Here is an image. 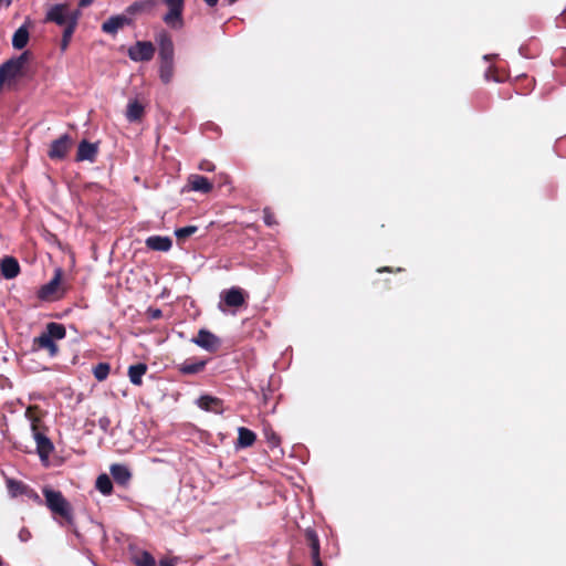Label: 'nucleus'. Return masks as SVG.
Wrapping results in <instances>:
<instances>
[{"label": "nucleus", "mask_w": 566, "mask_h": 566, "mask_svg": "<svg viewBox=\"0 0 566 566\" xmlns=\"http://www.w3.org/2000/svg\"><path fill=\"white\" fill-rule=\"evenodd\" d=\"M109 420L106 418L99 419V424L102 428H105L108 424Z\"/></svg>", "instance_id": "nucleus-43"}, {"label": "nucleus", "mask_w": 566, "mask_h": 566, "mask_svg": "<svg viewBox=\"0 0 566 566\" xmlns=\"http://www.w3.org/2000/svg\"><path fill=\"white\" fill-rule=\"evenodd\" d=\"M222 300L227 306L239 307L244 304L245 298L240 287H231L222 293Z\"/></svg>", "instance_id": "nucleus-18"}, {"label": "nucleus", "mask_w": 566, "mask_h": 566, "mask_svg": "<svg viewBox=\"0 0 566 566\" xmlns=\"http://www.w3.org/2000/svg\"><path fill=\"white\" fill-rule=\"evenodd\" d=\"M133 23V19L126 14H118L108 18L102 24V31L107 34H116L119 29Z\"/></svg>", "instance_id": "nucleus-13"}, {"label": "nucleus", "mask_w": 566, "mask_h": 566, "mask_svg": "<svg viewBox=\"0 0 566 566\" xmlns=\"http://www.w3.org/2000/svg\"><path fill=\"white\" fill-rule=\"evenodd\" d=\"M197 231H198L197 226H187V227L176 229L175 235L178 241H185L186 239H188L189 237L195 234Z\"/></svg>", "instance_id": "nucleus-33"}, {"label": "nucleus", "mask_w": 566, "mask_h": 566, "mask_svg": "<svg viewBox=\"0 0 566 566\" xmlns=\"http://www.w3.org/2000/svg\"><path fill=\"white\" fill-rule=\"evenodd\" d=\"M203 2L209 7L213 8L218 4L219 0H203Z\"/></svg>", "instance_id": "nucleus-42"}, {"label": "nucleus", "mask_w": 566, "mask_h": 566, "mask_svg": "<svg viewBox=\"0 0 566 566\" xmlns=\"http://www.w3.org/2000/svg\"><path fill=\"white\" fill-rule=\"evenodd\" d=\"M255 441H256V434L252 430H250L245 427H240L238 429V439L235 442V449H245V448L252 447Z\"/></svg>", "instance_id": "nucleus-21"}, {"label": "nucleus", "mask_w": 566, "mask_h": 566, "mask_svg": "<svg viewBox=\"0 0 566 566\" xmlns=\"http://www.w3.org/2000/svg\"><path fill=\"white\" fill-rule=\"evenodd\" d=\"M30 34L25 25H21L12 36V45L17 50H22L29 41Z\"/></svg>", "instance_id": "nucleus-26"}, {"label": "nucleus", "mask_w": 566, "mask_h": 566, "mask_svg": "<svg viewBox=\"0 0 566 566\" xmlns=\"http://www.w3.org/2000/svg\"><path fill=\"white\" fill-rule=\"evenodd\" d=\"M19 538L21 542H28L31 538V532L27 527H22L19 532Z\"/></svg>", "instance_id": "nucleus-37"}, {"label": "nucleus", "mask_w": 566, "mask_h": 566, "mask_svg": "<svg viewBox=\"0 0 566 566\" xmlns=\"http://www.w3.org/2000/svg\"><path fill=\"white\" fill-rule=\"evenodd\" d=\"M304 538L306 545L310 547L311 557H316V555H321V544L316 531L314 528L307 527L304 531Z\"/></svg>", "instance_id": "nucleus-22"}, {"label": "nucleus", "mask_w": 566, "mask_h": 566, "mask_svg": "<svg viewBox=\"0 0 566 566\" xmlns=\"http://www.w3.org/2000/svg\"><path fill=\"white\" fill-rule=\"evenodd\" d=\"M65 336V326L51 322L46 324L45 331L33 339V345L39 349H45L51 357H55L59 353V346L55 340L63 339Z\"/></svg>", "instance_id": "nucleus-1"}, {"label": "nucleus", "mask_w": 566, "mask_h": 566, "mask_svg": "<svg viewBox=\"0 0 566 566\" xmlns=\"http://www.w3.org/2000/svg\"><path fill=\"white\" fill-rule=\"evenodd\" d=\"M45 504L54 516L63 518L67 524L73 523V509L61 491L43 489Z\"/></svg>", "instance_id": "nucleus-2"}, {"label": "nucleus", "mask_w": 566, "mask_h": 566, "mask_svg": "<svg viewBox=\"0 0 566 566\" xmlns=\"http://www.w3.org/2000/svg\"><path fill=\"white\" fill-rule=\"evenodd\" d=\"M8 489H9L10 494L14 497L19 496V495H23L38 504H42V500H41L40 495L36 493V491L21 481L9 480Z\"/></svg>", "instance_id": "nucleus-10"}, {"label": "nucleus", "mask_w": 566, "mask_h": 566, "mask_svg": "<svg viewBox=\"0 0 566 566\" xmlns=\"http://www.w3.org/2000/svg\"><path fill=\"white\" fill-rule=\"evenodd\" d=\"M145 244L150 250L167 252L171 249L172 241L168 237L151 235L146 239Z\"/></svg>", "instance_id": "nucleus-19"}, {"label": "nucleus", "mask_w": 566, "mask_h": 566, "mask_svg": "<svg viewBox=\"0 0 566 566\" xmlns=\"http://www.w3.org/2000/svg\"><path fill=\"white\" fill-rule=\"evenodd\" d=\"M144 114L145 108L138 101H132L128 103L126 111V117L128 122H139L144 117Z\"/></svg>", "instance_id": "nucleus-25"}, {"label": "nucleus", "mask_w": 566, "mask_h": 566, "mask_svg": "<svg viewBox=\"0 0 566 566\" xmlns=\"http://www.w3.org/2000/svg\"><path fill=\"white\" fill-rule=\"evenodd\" d=\"M191 342L211 354L217 353L222 345L221 338L206 328L199 329L198 334L191 338Z\"/></svg>", "instance_id": "nucleus-7"}, {"label": "nucleus", "mask_w": 566, "mask_h": 566, "mask_svg": "<svg viewBox=\"0 0 566 566\" xmlns=\"http://www.w3.org/2000/svg\"><path fill=\"white\" fill-rule=\"evenodd\" d=\"M168 11L164 14L163 21L167 27L174 30L184 28L185 0H163Z\"/></svg>", "instance_id": "nucleus-3"}, {"label": "nucleus", "mask_w": 566, "mask_h": 566, "mask_svg": "<svg viewBox=\"0 0 566 566\" xmlns=\"http://www.w3.org/2000/svg\"><path fill=\"white\" fill-rule=\"evenodd\" d=\"M98 154V145L94 143H90L87 140H82L77 146V151L75 156L76 161H91L94 163L96 160Z\"/></svg>", "instance_id": "nucleus-15"}, {"label": "nucleus", "mask_w": 566, "mask_h": 566, "mask_svg": "<svg viewBox=\"0 0 566 566\" xmlns=\"http://www.w3.org/2000/svg\"><path fill=\"white\" fill-rule=\"evenodd\" d=\"M43 415L44 412L36 405H32L27 408L25 417L31 422L32 436L36 432H46L48 428L42 421Z\"/></svg>", "instance_id": "nucleus-12"}, {"label": "nucleus", "mask_w": 566, "mask_h": 566, "mask_svg": "<svg viewBox=\"0 0 566 566\" xmlns=\"http://www.w3.org/2000/svg\"><path fill=\"white\" fill-rule=\"evenodd\" d=\"M73 19L77 23L78 13L76 11H71L67 4H54L46 12L44 22H53L66 28Z\"/></svg>", "instance_id": "nucleus-5"}, {"label": "nucleus", "mask_w": 566, "mask_h": 566, "mask_svg": "<svg viewBox=\"0 0 566 566\" xmlns=\"http://www.w3.org/2000/svg\"><path fill=\"white\" fill-rule=\"evenodd\" d=\"M176 558H163L159 562V566H175Z\"/></svg>", "instance_id": "nucleus-39"}, {"label": "nucleus", "mask_w": 566, "mask_h": 566, "mask_svg": "<svg viewBox=\"0 0 566 566\" xmlns=\"http://www.w3.org/2000/svg\"><path fill=\"white\" fill-rule=\"evenodd\" d=\"M136 566H156V560L153 557V555L148 552H143L137 558H136Z\"/></svg>", "instance_id": "nucleus-34"}, {"label": "nucleus", "mask_w": 566, "mask_h": 566, "mask_svg": "<svg viewBox=\"0 0 566 566\" xmlns=\"http://www.w3.org/2000/svg\"><path fill=\"white\" fill-rule=\"evenodd\" d=\"M1 274L6 279H14L20 273V265L13 256H6L0 262Z\"/></svg>", "instance_id": "nucleus-20"}, {"label": "nucleus", "mask_w": 566, "mask_h": 566, "mask_svg": "<svg viewBox=\"0 0 566 566\" xmlns=\"http://www.w3.org/2000/svg\"><path fill=\"white\" fill-rule=\"evenodd\" d=\"M95 486L104 495H109L113 491V483L107 474H101L96 479Z\"/></svg>", "instance_id": "nucleus-29"}, {"label": "nucleus", "mask_w": 566, "mask_h": 566, "mask_svg": "<svg viewBox=\"0 0 566 566\" xmlns=\"http://www.w3.org/2000/svg\"><path fill=\"white\" fill-rule=\"evenodd\" d=\"M148 367L144 363H138L129 366L128 377L133 385L140 386L143 384V376L147 373Z\"/></svg>", "instance_id": "nucleus-24"}, {"label": "nucleus", "mask_w": 566, "mask_h": 566, "mask_svg": "<svg viewBox=\"0 0 566 566\" xmlns=\"http://www.w3.org/2000/svg\"><path fill=\"white\" fill-rule=\"evenodd\" d=\"M111 474L115 482L120 485H126L132 478L128 468L124 464H113L111 467Z\"/></svg>", "instance_id": "nucleus-23"}, {"label": "nucleus", "mask_w": 566, "mask_h": 566, "mask_svg": "<svg viewBox=\"0 0 566 566\" xmlns=\"http://www.w3.org/2000/svg\"><path fill=\"white\" fill-rule=\"evenodd\" d=\"M214 165L209 160H202L199 165V169L203 171H213Z\"/></svg>", "instance_id": "nucleus-38"}, {"label": "nucleus", "mask_w": 566, "mask_h": 566, "mask_svg": "<svg viewBox=\"0 0 566 566\" xmlns=\"http://www.w3.org/2000/svg\"><path fill=\"white\" fill-rule=\"evenodd\" d=\"M157 6V0H138L126 8L128 15H139L150 13Z\"/></svg>", "instance_id": "nucleus-17"}, {"label": "nucleus", "mask_w": 566, "mask_h": 566, "mask_svg": "<svg viewBox=\"0 0 566 566\" xmlns=\"http://www.w3.org/2000/svg\"><path fill=\"white\" fill-rule=\"evenodd\" d=\"M378 272H394V270L391 268H381L378 269Z\"/></svg>", "instance_id": "nucleus-44"}, {"label": "nucleus", "mask_w": 566, "mask_h": 566, "mask_svg": "<svg viewBox=\"0 0 566 566\" xmlns=\"http://www.w3.org/2000/svg\"><path fill=\"white\" fill-rule=\"evenodd\" d=\"M188 186L190 190L201 193H209L213 188L212 182L207 177L197 174L189 176Z\"/></svg>", "instance_id": "nucleus-16"}, {"label": "nucleus", "mask_w": 566, "mask_h": 566, "mask_svg": "<svg viewBox=\"0 0 566 566\" xmlns=\"http://www.w3.org/2000/svg\"><path fill=\"white\" fill-rule=\"evenodd\" d=\"M111 371V365L108 363H98L93 368V375L98 381L105 380Z\"/></svg>", "instance_id": "nucleus-31"}, {"label": "nucleus", "mask_w": 566, "mask_h": 566, "mask_svg": "<svg viewBox=\"0 0 566 566\" xmlns=\"http://www.w3.org/2000/svg\"><path fill=\"white\" fill-rule=\"evenodd\" d=\"M208 361L209 358L191 357L176 365V369L182 376H193L202 373Z\"/></svg>", "instance_id": "nucleus-9"}, {"label": "nucleus", "mask_w": 566, "mask_h": 566, "mask_svg": "<svg viewBox=\"0 0 566 566\" xmlns=\"http://www.w3.org/2000/svg\"><path fill=\"white\" fill-rule=\"evenodd\" d=\"M36 442V452L42 462H48L50 454L54 450L53 442L48 438L46 432H36L33 436Z\"/></svg>", "instance_id": "nucleus-14"}, {"label": "nucleus", "mask_w": 566, "mask_h": 566, "mask_svg": "<svg viewBox=\"0 0 566 566\" xmlns=\"http://www.w3.org/2000/svg\"><path fill=\"white\" fill-rule=\"evenodd\" d=\"M73 146V138L69 134H63L59 138L54 139L49 147L48 157L51 160H63L69 155Z\"/></svg>", "instance_id": "nucleus-6"}, {"label": "nucleus", "mask_w": 566, "mask_h": 566, "mask_svg": "<svg viewBox=\"0 0 566 566\" xmlns=\"http://www.w3.org/2000/svg\"><path fill=\"white\" fill-rule=\"evenodd\" d=\"M160 80L167 84L174 76V61H160L159 66Z\"/></svg>", "instance_id": "nucleus-30"}, {"label": "nucleus", "mask_w": 566, "mask_h": 566, "mask_svg": "<svg viewBox=\"0 0 566 566\" xmlns=\"http://www.w3.org/2000/svg\"><path fill=\"white\" fill-rule=\"evenodd\" d=\"M76 27H77V23L73 19L71 21V23L66 28H64L63 35H62L61 43H60V48H61L62 52L66 51V49L69 48V44H70L71 39L75 32Z\"/></svg>", "instance_id": "nucleus-28"}, {"label": "nucleus", "mask_w": 566, "mask_h": 566, "mask_svg": "<svg viewBox=\"0 0 566 566\" xmlns=\"http://www.w3.org/2000/svg\"><path fill=\"white\" fill-rule=\"evenodd\" d=\"M264 437L271 449L280 447L281 438L272 428L264 429Z\"/></svg>", "instance_id": "nucleus-32"}, {"label": "nucleus", "mask_w": 566, "mask_h": 566, "mask_svg": "<svg viewBox=\"0 0 566 566\" xmlns=\"http://www.w3.org/2000/svg\"><path fill=\"white\" fill-rule=\"evenodd\" d=\"M156 41L159 45V60L174 61V42L170 34L166 30H161L156 35Z\"/></svg>", "instance_id": "nucleus-11"}, {"label": "nucleus", "mask_w": 566, "mask_h": 566, "mask_svg": "<svg viewBox=\"0 0 566 566\" xmlns=\"http://www.w3.org/2000/svg\"><path fill=\"white\" fill-rule=\"evenodd\" d=\"M313 562V566H323V562L321 560V555H316V557H311Z\"/></svg>", "instance_id": "nucleus-40"}, {"label": "nucleus", "mask_w": 566, "mask_h": 566, "mask_svg": "<svg viewBox=\"0 0 566 566\" xmlns=\"http://www.w3.org/2000/svg\"><path fill=\"white\" fill-rule=\"evenodd\" d=\"M222 405V401L212 396H201L198 400V406L207 411H217V408H219Z\"/></svg>", "instance_id": "nucleus-27"}, {"label": "nucleus", "mask_w": 566, "mask_h": 566, "mask_svg": "<svg viewBox=\"0 0 566 566\" xmlns=\"http://www.w3.org/2000/svg\"><path fill=\"white\" fill-rule=\"evenodd\" d=\"M263 220H264V223L269 227H272L277 223L275 214L273 213V211L270 208L263 209Z\"/></svg>", "instance_id": "nucleus-35"}, {"label": "nucleus", "mask_w": 566, "mask_h": 566, "mask_svg": "<svg viewBox=\"0 0 566 566\" xmlns=\"http://www.w3.org/2000/svg\"><path fill=\"white\" fill-rule=\"evenodd\" d=\"M63 271L57 268L54 271L53 277L38 292V297L43 301L60 300L65 293V289L61 286Z\"/></svg>", "instance_id": "nucleus-4"}, {"label": "nucleus", "mask_w": 566, "mask_h": 566, "mask_svg": "<svg viewBox=\"0 0 566 566\" xmlns=\"http://www.w3.org/2000/svg\"><path fill=\"white\" fill-rule=\"evenodd\" d=\"M155 45L149 41H137L128 51V57L134 62H148L155 55Z\"/></svg>", "instance_id": "nucleus-8"}, {"label": "nucleus", "mask_w": 566, "mask_h": 566, "mask_svg": "<svg viewBox=\"0 0 566 566\" xmlns=\"http://www.w3.org/2000/svg\"><path fill=\"white\" fill-rule=\"evenodd\" d=\"M238 1H239V0H227V2H228V4H229V6H232V4H234L235 2H238Z\"/></svg>", "instance_id": "nucleus-45"}, {"label": "nucleus", "mask_w": 566, "mask_h": 566, "mask_svg": "<svg viewBox=\"0 0 566 566\" xmlns=\"http://www.w3.org/2000/svg\"><path fill=\"white\" fill-rule=\"evenodd\" d=\"M93 1H94V0H80V1H78V6H80L81 8H86V7H88L90 4H92V2H93Z\"/></svg>", "instance_id": "nucleus-41"}, {"label": "nucleus", "mask_w": 566, "mask_h": 566, "mask_svg": "<svg viewBox=\"0 0 566 566\" xmlns=\"http://www.w3.org/2000/svg\"><path fill=\"white\" fill-rule=\"evenodd\" d=\"M148 318L150 319H159L163 317V312L160 308H154V307H149L146 312Z\"/></svg>", "instance_id": "nucleus-36"}]
</instances>
